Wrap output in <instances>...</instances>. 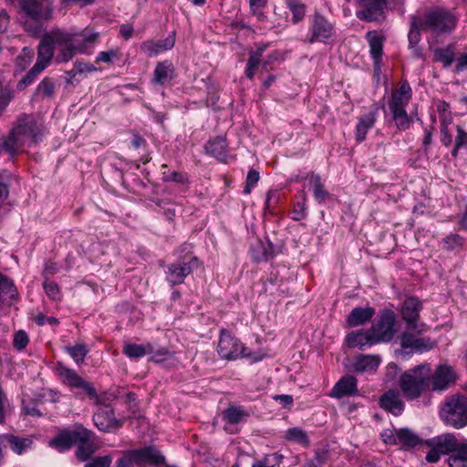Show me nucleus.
Instances as JSON below:
<instances>
[{
  "label": "nucleus",
  "instance_id": "nucleus-7",
  "mask_svg": "<svg viewBox=\"0 0 467 467\" xmlns=\"http://www.w3.org/2000/svg\"><path fill=\"white\" fill-rule=\"evenodd\" d=\"M441 416L446 424L454 428L467 425V398L460 395L449 398L441 410Z\"/></svg>",
  "mask_w": 467,
  "mask_h": 467
},
{
  "label": "nucleus",
  "instance_id": "nucleus-39",
  "mask_svg": "<svg viewBox=\"0 0 467 467\" xmlns=\"http://www.w3.org/2000/svg\"><path fill=\"white\" fill-rule=\"evenodd\" d=\"M264 50L265 47L258 48L254 53L250 55L245 68V76L248 78L252 79L254 78L255 71L260 65V59Z\"/></svg>",
  "mask_w": 467,
  "mask_h": 467
},
{
  "label": "nucleus",
  "instance_id": "nucleus-62",
  "mask_svg": "<svg viewBox=\"0 0 467 467\" xmlns=\"http://www.w3.org/2000/svg\"><path fill=\"white\" fill-rule=\"evenodd\" d=\"M134 28L130 24H123L119 26V35L125 39L129 40L132 37Z\"/></svg>",
  "mask_w": 467,
  "mask_h": 467
},
{
  "label": "nucleus",
  "instance_id": "nucleus-21",
  "mask_svg": "<svg viewBox=\"0 0 467 467\" xmlns=\"http://www.w3.org/2000/svg\"><path fill=\"white\" fill-rule=\"evenodd\" d=\"M379 404L382 409L398 416L404 410V403L400 399V392L395 389H389L379 399Z\"/></svg>",
  "mask_w": 467,
  "mask_h": 467
},
{
  "label": "nucleus",
  "instance_id": "nucleus-24",
  "mask_svg": "<svg viewBox=\"0 0 467 467\" xmlns=\"http://www.w3.org/2000/svg\"><path fill=\"white\" fill-rule=\"evenodd\" d=\"M252 259L256 263L267 262L274 258V248L270 242L257 239L250 247Z\"/></svg>",
  "mask_w": 467,
  "mask_h": 467
},
{
  "label": "nucleus",
  "instance_id": "nucleus-31",
  "mask_svg": "<svg viewBox=\"0 0 467 467\" xmlns=\"http://www.w3.org/2000/svg\"><path fill=\"white\" fill-rule=\"evenodd\" d=\"M250 416V412L243 406H229L222 413L223 420L230 425L238 424L245 420Z\"/></svg>",
  "mask_w": 467,
  "mask_h": 467
},
{
  "label": "nucleus",
  "instance_id": "nucleus-8",
  "mask_svg": "<svg viewBox=\"0 0 467 467\" xmlns=\"http://www.w3.org/2000/svg\"><path fill=\"white\" fill-rule=\"evenodd\" d=\"M382 441L396 445L403 450H410L418 444H423L420 436L409 428L385 429L380 433Z\"/></svg>",
  "mask_w": 467,
  "mask_h": 467
},
{
  "label": "nucleus",
  "instance_id": "nucleus-49",
  "mask_svg": "<svg viewBox=\"0 0 467 467\" xmlns=\"http://www.w3.org/2000/svg\"><path fill=\"white\" fill-rule=\"evenodd\" d=\"M259 179V172L254 169H251L247 173L245 186L244 188L243 192L244 194H249L257 184Z\"/></svg>",
  "mask_w": 467,
  "mask_h": 467
},
{
  "label": "nucleus",
  "instance_id": "nucleus-18",
  "mask_svg": "<svg viewBox=\"0 0 467 467\" xmlns=\"http://www.w3.org/2000/svg\"><path fill=\"white\" fill-rule=\"evenodd\" d=\"M175 45V34L172 32L163 40H146L140 45V50L149 57H156L171 50Z\"/></svg>",
  "mask_w": 467,
  "mask_h": 467
},
{
  "label": "nucleus",
  "instance_id": "nucleus-37",
  "mask_svg": "<svg viewBox=\"0 0 467 467\" xmlns=\"http://www.w3.org/2000/svg\"><path fill=\"white\" fill-rule=\"evenodd\" d=\"M455 59V50L452 45L434 50V60L442 63L444 67H450Z\"/></svg>",
  "mask_w": 467,
  "mask_h": 467
},
{
  "label": "nucleus",
  "instance_id": "nucleus-44",
  "mask_svg": "<svg viewBox=\"0 0 467 467\" xmlns=\"http://www.w3.org/2000/svg\"><path fill=\"white\" fill-rule=\"evenodd\" d=\"M55 83L49 78H45L36 88V94H40L45 98H51L54 95Z\"/></svg>",
  "mask_w": 467,
  "mask_h": 467
},
{
  "label": "nucleus",
  "instance_id": "nucleus-2",
  "mask_svg": "<svg viewBox=\"0 0 467 467\" xmlns=\"http://www.w3.org/2000/svg\"><path fill=\"white\" fill-rule=\"evenodd\" d=\"M457 23L456 15L445 7H435L425 13L412 16L408 35L410 46L416 47L420 40L421 31L430 32L435 36L450 35L455 29Z\"/></svg>",
  "mask_w": 467,
  "mask_h": 467
},
{
  "label": "nucleus",
  "instance_id": "nucleus-16",
  "mask_svg": "<svg viewBox=\"0 0 467 467\" xmlns=\"http://www.w3.org/2000/svg\"><path fill=\"white\" fill-rule=\"evenodd\" d=\"M357 16L365 21H378L383 17L386 0H358Z\"/></svg>",
  "mask_w": 467,
  "mask_h": 467
},
{
  "label": "nucleus",
  "instance_id": "nucleus-33",
  "mask_svg": "<svg viewBox=\"0 0 467 467\" xmlns=\"http://www.w3.org/2000/svg\"><path fill=\"white\" fill-rule=\"evenodd\" d=\"M122 352L131 359H139L150 353H153V345L151 343H146L143 345L126 343L123 346Z\"/></svg>",
  "mask_w": 467,
  "mask_h": 467
},
{
  "label": "nucleus",
  "instance_id": "nucleus-46",
  "mask_svg": "<svg viewBox=\"0 0 467 467\" xmlns=\"http://www.w3.org/2000/svg\"><path fill=\"white\" fill-rule=\"evenodd\" d=\"M43 70H40L38 66L34 65L33 67L26 73V75L17 83V89L23 90L28 85L32 84L36 77Z\"/></svg>",
  "mask_w": 467,
  "mask_h": 467
},
{
  "label": "nucleus",
  "instance_id": "nucleus-17",
  "mask_svg": "<svg viewBox=\"0 0 467 467\" xmlns=\"http://www.w3.org/2000/svg\"><path fill=\"white\" fill-rule=\"evenodd\" d=\"M421 309V302L415 296H409L403 301L400 315L410 328L417 327V321Z\"/></svg>",
  "mask_w": 467,
  "mask_h": 467
},
{
  "label": "nucleus",
  "instance_id": "nucleus-32",
  "mask_svg": "<svg viewBox=\"0 0 467 467\" xmlns=\"http://www.w3.org/2000/svg\"><path fill=\"white\" fill-rule=\"evenodd\" d=\"M377 119V113L370 111L358 119L356 127V140L361 142L365 140L368 131L374 126Z\"/></svg>",
  "mask_w": 467,
  "mask_h": 467
},
{
  "label": "nucleus",
  "instance_id": "nucleus-20",
  "mask_svg": "<svg viewBox=\"0 0 467 467\" xmlns=\"http://www.w3.org/2000/svg\"><path fill=\"white\" fill-rule=\"evenodd\" d=\"M176 76L173 63L168 59L158 62L152 76V82L161 86L170 83Z\"/></svg>",
  "mask_w": 467,
  "mask_h": 467
},
{
  "label": "nucleus",
  "instance_id": "nucleus-1",
  "mask_svg": "<svg viewBox=\"0 0 467 467\" xmlns=\"http://www.w3.org/2000/svg\"><path fill=\"white\" fill-rule=\"evenodd\" d=\"M99 38V34L88 29L81 31H65L52 29L44 34L37 48L36 66L44 70L54 57V48H59L56 57L58 63L71 60L76 54H88V49Z\"/></svg>",
  "mask_w": 467,
  "mask_h": 467
},
{
  "label": "nucleus",
  "instance_id": "nucleus-40",
  "mask_svg": "<svg viewBox=\"0 0 467 467\" xmlns=\"http://www.w3.org/2000/svg\"><path fill=\"white\" fill-rule=\"evenodd\" d=\"M67 353L75 360L77 364L82 363L88 353L86 344H77L66 347Z\"/></svg>",
  "mask_w": 467,
  "mask_h": 467
},
{
  "label": "nucleus",
  "instance_id": "nucleus-30",
  "mask_svg": "<svg viewBox=\"0 0 467 467\" xmlns=\"http://www.w3.org/2000/svg\"><path fill=\"white\" fill-rule=\"evenodd\" d=\"M379 363L380 358L377 355H359L352 368L355 372H370L375 371Z\"/></svg>",
  "mask_w": 467,
  "mask_h": 467
},
{
  "label": "nucleus",
  "instance_id": "nucleus-52",
  "mask_svg": "<svg viewBox=\"0 0 467 467\" xmlns=\"http://www.w3.org/2000/svg\"><path fill=\"white\" fill-rule=\"evenodd\" d=\"M280 198V194L277 191L270 190L266 193L265 202V209L267 210L269 213L274 212V208L278 202Z\"/></svg>",
  "mask_w": 467,
  "mask_h": 467
},
{
  "label": "nucleus",
  "instance_id": "nucleus-51",
  "mask_svg": "<svg viewBox=\"0 0 467 467\" xmlns=\"http://www.w3.org/2000/svg\"><path fill=\"white\" fill-rule=\"evenodd\" d=\"M111 462V456L104 455L91 459L85 464V467H110Z\"/></svg>",
  "mask_w": 467,
  "mask_h": 467
},
{
  "label": "nucleus",
  "instance_id": "nucleus-36",
  "mask_svg": "<svg viewBox=\"0 0 467 467\" xmlns=\"http://www.w3.org/2000/svg\"><path fill=\"white\" fill-rule=\"evenodd\" d=\"M5 440L11 448V450L17 453L22 454L32 445V441L28 438H20L15 435H5Z\"/></svg>",
  "mask_w": 467,
  "mask_h": 467
},
{
  "label": "nucleus",
  "instance_id": "nucleus-22",
  "mask_svg": "<svg viewBox=\"0 0 467 467\" xmlns=\"http://www.w3.org/2000/svg\"><path fill=\"white\" fill-rule=\"evenodd\" d=\"M334 34L333 26L323 16L316 15L312 24V36L309 41H323Z\"/></svg>",
  "mask_w": 467,
  "mask_h": 467
},
{
  "label": "nucleus",
  "instance_id": "nucleus-15",
  "mask_svg": "<svg viewBox=\"0 0 467 467\" xmlns=\"http://www.w3.org/2000/svg\"><path fill=\"white\" fill-rule=\"evenodd\" d=\"M198 264L199 261L195 256L189 261H177L170 264L165 272L167 282L172 286L182 284L192 269L198 266Z\"/></svg>",
  "mask_w": 467,
  "mask_h": 467
},
{
  "label": "nucleus",
  "instance_id": "nucleus-28",
  "mask_svg": "<svg viewBox=\"0 0 467 467\" xmlns=\"http://www.w3.org/2000/svg\"><path fill=\"white\" fill-rule=\"evenodd\" d=\"M401 355H409L412 351H421L426 349V344L423 338L418 337L414 334L403 332L400 337Z\"/></svg>",
  "mask_w": 467,
  "mask_h": 467
},
{
  "label": "nucleus",
  "instance_id": "nucleus-47",
  "mask_svg": "<svg viewBox=\"0 0 467 467\" xmlns=\"http://www.w3.org/2000/svg\"><path fill=\"white\" fill-rule=\"evenodd\" d=\"M43 287L47 296L51 300L56 301L60 299V289L57 283L49 281L48 279H45L43 283Z\"/></svg>",
  "mask_w": 467,
  "mask_h": 467
},
{
  "label": "nucleus",
  "instance_id": "nucleus-64",
  "mask_svg": "<svg viewBox=\"0 0 467 467\" xmlns=\"http://www.w3.org/2000/svg\"><path fill=\"white\" fill-rule=\"evenodd\" d=\"M457 147H462L467 144V132H465L461 127H457V136L455 140Z\"/></svg>",
  "mask_w": 467,
  "mask_h": 467
},
{
  "label": "nucleus",
  "instance_id": "nucleus-58",
  "mask_svg": "<svg viewBox=\"0 0 467 467\" xmlns=\"http://www.w3.org/2000/svg\"><path fill=\"white\" fill-rule=\"evenodd\" d=\"M59 271V266L57 263L52 261H47L45 264V268L43 275H45V279H47L48 276L54 275Z\"/></svg>",
  "mask_w": 467,
  "mask_h": 467
},
{
  "label": "nucleus",
  "instance_id": "nucleus-34",
  "mask_svg": "<svg viewBox=\"0 0 467 467\" xmlns=\"http://www.w3.org/2000/svg\"><path fill=\"white\" fill-rule=\"evenodd\" d=\"M447 462L450 467H467V441H457V446Z\"/></svg>",
  "mask_w": 467,
  "mask_h": 467
},
{
  "label": "nucleus",
  "instance_id": "nucleus-10",
  "mask_svg": "<svg viewBox=\"0 0 467 467\" xmlns=\"http://www.w3.org/2000/svg\"><path fill=\"white\" fill-rule=\"evenodd\" d=\"M396 315L390 310L382 312L369 331L375 344L390 341L395 333Z\"/></svg>",
  "mask_w": 467,
  "mask_h": 467
},
{
  "label": "nucleus",
  "instance_id": "nucleus-35",
  "mask_svg": "<svg viewBox=\"0 0 467 467\" xmlns=\"http://www.w3.org/2000/svg\"><path fill=\"white\" fill-rule=\"evenodd\" d=\"M346 343L348 348H362L366 345L371 346L375 344L369 330L366 332L358 331L348 334L346 337Z\"/></svg>",
  "mask_w": 467,
  "mask_h": 467
},
{
  "label": "nucleus",
  "instance_id": "nucleus-53",
  "mask_svg": "<svg viewBox=\"0 0 467 467\" xmlns=\"http://www.w3.org/2000/svg\"><path fill=\"white\" fill-rule=\"evenodd\" d=\"M294 442L301 445L303 448H307L310 445V440L306 432L296 428H294Z\"/></svg>",
  "mask_w": 467,
  "mask_h": 467
},
{
  "label": "nucleus",
  "instance_id": "nucleus-9",
  "mask_svg": "<svg viewBox=\"0 0 467 467\" xmlns=\"http://www.w3.org/2000/svg\"><path fill=\"white\" fill-rule=\"evenodd\" d=\"M21 11L36 22L48 21L54 12L53 0H17Z\"/></svg>",
  "mask_w": 467,
  "mask_h": 467
},
{
  "label": "nucleus",
  "instance_id": "nucleus-25",
  "mask_svg": "<svg viewBox=\"0 0 467 467\" xmlns=\"http://www.w3.org/2000/svg\"><path fill=\"white\" fill-rule=\"evenodd\" d=\"M358 392L357 379L353 376L342 377L333 387L331 396L340 399L345 396H351Z\"/></svg>",
  "mask_w": 467,
  "mask_h": 467
},
{
  "label": "nucleus",
  "instance_id": "nucleus-4",
  "mask_svg": "<svg viewBox=\"0 0 467 467\" xmlns=\"http://www.w3.org/2000/svg\"><path fill=\"white\" fill-rule=\"evenodd\" d=\"M74 444L78 445L76 454L82 461H86L97 448L93 432L81 425L64 430L50 441V445L59 451L68 450Z\"/></svg>",
  "mask_w": 467,
  "mask_h": 467
},
{
  "label": "nucleus",
  "instance_id": "nucleus-5",
  "mask_svg": "<svg viewBox=\"0 0 467 467\" xmlns=\"http://www.w3.org/2000/svg\"><path fill=\"white\" fill-rule=\"evenodd\" d=\"M431 368L419 365L405 371L400 378V387L408 400L418 399L428 388Z\"/></svg>",
  "mask_w": 467,
  "mask_h": 467
},
{
  "label": "nucleus",
  "instance_id": "nucleus-63",
  "mask_svg": "<svg viewBox=\"0 0 467 467\" xmlns=\"http://www.w3.org/2000/svg\"><path fill=\"white\" fill-rule=\"evenodd\" d=\"M12 99V95L10 92L6 90L0 89V114L5 109V108L8 105Z\"/></svg>",
  "mask_w": 467,
  "mask_h": 467
},
{
  "label": "nucleus",
  "instance_id": "nucleus-13",
  "mask_svg": "<svg viewBox=\"0 0 467 467\" xmlns=\"http://www.w3.org/2000/svg\"><path fill=\"white\" fill-rule=\"evenodd\" d=\"M58 375L62 382L70 389H80L90 400L99 403L100 397L98 395L95 388L89 382L84 380L74 369L67 367H59Z\"/></svg>",
  "mask_w": 467,
  "mask_h": 467
},
{
  "label": "nucleus",
  "instance_id": "nucleus-23",
  "mask_svg": "<svg viewBox=\"0 0 467 467\" xmlns=\"http://www.w3.org/2000/svg\"><path fill=\"white\" fill-rule=\"evenodd\" d=\"M457 441L458 440L453 434L446 433L426 440L423 444L435 447L441 454H448L454 451Z\"/></svg>",
  "mask_w": 467,
  "mask_h": 467
},
{
  "label": "nucleus",
  "instance_id": "nucleus-3",
  "mask_svg": "<svg viewBox=\"0 0 467 467\" xmlns=\"http://www.w3.org/2000/svg\"><path fill=\"white\" fill-rule=\"evenodd\" d=\"M42 138V127L30 115H22L5 138H0V154L3 150L15 157L26 147L36 144Z\"/></svg>",
  "mask_w": 467,
  "mask_h": 467
},
{
  "label": "nucleus",
  "instance_id": "nucleus-55",
  "mask_svg": "<svg viewBox=\"0 0 467 467\" xmlns=\"http://www.w3.org/2000/svg\"><path fill=\"white\" fill-rule=\"evenodd\" d=\"M151 354L150 360L160 363L167 359V358L171 355L170 351L166 348H160L156 350L153 349V353Z\"/></svg>",
  "mask_w": 467,
  "mask_h": 467
},
{
  "label": "nucleus",
  "instance_id": "nucleus-14",
  "mask_svg": "<svg viewBox=\"0 0 467 467\" xmlns=\"http://www.w3.org/2000/svg\"><path fill=\"white\" fill-rule=\"evenodd\" d=\"M125 455L130 460L132 463H136L140 466H159L162 464L165 460L161 451L152 446L130 450L125 452Z\"/></svg>",
  "mask_w": 467,
  "mask_h": 467
},
{
  "label": "nucleus",
  "instance_id": "nucleus-57",
  "mask_svg": "<svg viewBox=\"0 0 467 467\" xmlns=\"http://www.w3.org/2000/svg\"><path fill=\"white\" fill-rule=\"evenodd\" d=\"M306 15V5L294 0V22L303 19Z\"/></svg>",
  "mask_w": 467,
  "mask_h": 467
},
{
  "label": "nucleus",
  "instance_id": "nucleus-6",
  "mask_svg": "<svg viewBox=\"0 0 467 467\" xmlns=\"http://www.w3.org/2000/svg\"><path fill=\"white\" fill-rule=\"evenodd\" d=\"M412 96V90L407 81L401 82L400 87L392 91L389 100V109L392 115L393 120L400 130H406L411 124L406 107L408 106Z\"/></svg>",
  "mask_w": 467,
  "mask_h": 467
},
{
  "label": "nucleus",
  "instance_id": "nucleus-59",
  "mask_svg": "<svg viewBox=\"0 0 467 467\" xmlns=\"http://www.w3.org/2000/svg\"><path fill=\"white\" fill-rule=\"evenodd\" d=\"M8 404L7 398L0 387V423H3L5 419V409Z\"/></svg>",
  "mask_w": 467,
  "mask_h": 467
},
{
  "label": "nucleus",
  "instance_id": "nucleus-56",
  "mask_svg": "<svg viewBox=\"0 0 467 467\" xmlns=\"http://www.w3.org/2000/svg\"><path fill=\"white\" fill-rule=\"evenodd\" d=\"M35 322L38 326H44L46 324H49V325H52V326H57L59 323L57 318H56L54 317H47V316H46L44 314H41V313L36 316Z\"/></svg>",
  "mask_w": 467,
  "mask_h": 467
},
{
  "label": "nucleus",
  "instance_id": "nucleus-61",
  "mask_svg": "<svg viewBox=\"0 0 467 467\" xmlns=\"http://www.w3.org/2000/svg\"><path fill=\"white\" fill-rule=\"evenodd\" d=\"M428 447L430 448V450L426 454V461L430 463L437 462L440 460L441 453L433 446Z\"/></svg>",
  "mask_w": 467,
  "mask_h": 467
},
{
  "label": "nucleus",
  "instance_id": "nucleus-38",
  "mask_svg": "<svg viewBox=\"0 0 467 467\" xmlns=\"http://www.w3.org/2000/svg\"><path fill=\"white\" fill-rule=\"evenodd\" d=\"M282 459L283 455L277 452L265 454L262 458L254 459L251 467H276Z\"/></svg>",
  "mask_w": 467,
  "mask_h": 467
},
{
  "label": "nucleus",
  "instance_id": "nucleus-11",
  "mask_svg": "<svg viewBox=\"0 0 467 467\" xmlns=\"http://www.w3.org/2000/svg\"><path fill=\"white\" fill-rule=\"evenodd\" d=\"M217 353L222 358L228 360L247 356L244 345L225 328L220 330Z\"/></svg>",
  "mask_w": 467,
  "mask_h": 467
},
{
  "label": "nucleus",
  "instance_id": "nucleus-19",
  "mask_svg": "<svg viewBox=\"0 0 467 467\" xmlns=\"http://www.w3.org/2000/svg\"><path fill=\"white\" fill-rule=\"evenodd\" d=\"M455 380V372L451 366L440 365L432 378V390H444Z\"/></svg>",
  "mask_w": 467,
  "mask_h": 467
},
{
  "label": "nucleus",
  "instance_id": "nucleus-45",
  "mask_svg": "<svg viewBox=\"0 0 467 467\" xmlns=\"http://www.w3.org/2000/svg\"><path fill=\"white\" fill-rule=\"evenodd\" d=\"M29 343V337L25 330H18L14 334L13 346L17 351L26 349Z\"/></svg>",
  "mask_w": 467,
  "mask_h": 467
},
{
  "label": "nucleus",
  "instance_id": "nucleus-54",
  "mask_svg": "<svg viewBox=\"0 0 467 467\" xmlns=\"http://www.w3.org/2000/svg\"><path fill=\"white\" fill-rule=\"evenodd\" d=\"M266 5L267 0H249L251 12L259 18L263 16V9Z\"/></svg>",
  "mask_w": 467,
  "mask_h": 467
},
{
  "label": "nucleus",
  "instance_id": "nucleus-48",
  "mask_svg": "<svg viewBox=\"0 0 467 467\" xmlns=\"http://www.w3.org/2000/svg\"><path fill=\"white\" fill-rule=\"evenodd\" d=\"M121 54L118 49H110L109 51H101L96 57V62L111 63L114 60H119Z\"/></svg>",
  "mask_w": 467,
  "mask_h": 467
},
{
  "label": "nucleus",
  "instance_id": "nucleus-43",
  "mask_svg": "<svg viewBox=\"0 0 467 467\" xmlns=\"http://www.w3.org/2000/svg\"><path fill=\"white\" fill-rule=\"evenodd\" d=\"M97 67L88 62L77 60L74 63V67L71 70L67 71V74L69 78L75 77L77 74L91 73L95 72Z\"/></svg>",
  "mask_w": 467,
  "mask_h": 467
},
{
  "label": "nucleus",
  "instance_id": "nucleus-60",
  "mask_svg": "<svg viewBox=\"0 0 467 467\" xmlns=\"http://www.w3.org/2000/svg\"><path fill=\"white\" fill-rule=\"evenodd\" d=\"M441 141L444 146H449L452 142V137L449 132L447 125L443 122L441 129Z\"/></svg>",
  "mask_w": 467,
  "mask_h": 467
},
{
  "label": "nucleus",
  "instance_id": "nucleus-12",
  "mask_svg": "<svg viewBox=\"0 0 467 467\" xmlns=\"http://www.w3.org/2000/svg\"><path fill=\"white\" fill-rule=\"evenodd\" d=\"M94 402L98 406V410L93 415V421L99 431L109 432L122 426L123 421L115 418L112 407L109 404H105L101 397L99 403L95 400Z\"/></svg>",
  "mask_w": 467,
  "mask_h": 467
},
{
  "label": "nucleus",
  "instance_id": "nucleus-41",
  "mask_svg": "<svg viewBox=\"0 0 467 467\" xmlns=\"http://www.w3.org/2000/svg\"><path fill=\"white\" fill-rule=\"evenodd\" d=\"M167 168V164H163L161 166L162 180L164 182H174L181 184H186L189 182V177L186 172L166 171Z\"/></svg>",
  "mask_w": 467,
  "mask_h": 467
},
{
  "label": "nucleus",
  "instance_id": "nucleus-29",
  "mask_svg": "<svg viewBox=\"0 0 467 467\" xmlns=\"http://www.w3.org/2000/svg\"><path fill=\"white\" fill-rule=\"evenodd\" d=\"M374 315L373 307H356L349 313L347 323L350 327L361 326L370 321Z\"/></svg>",
  "mask_w": 467,
  "mask_h": 467
},
{
  "label": "nucleus",
  "instance_id": "nucleus-42",
  "mask_svg": "<svg viewBox=\"0 0 467 467\" xmlns=\"http://www.w3.org/2000/svg\"><path fill=\"white\" fill-rule=\"evenodd\" d=\"M306 179L309 181V184L313 187L316 199L319 202H324L327 198L328 193L323 189L320 177L311 174L307 176Z\"/></svg>",
  "mask_w": 467,
  "mask_h": 467
},
{
  "label": "nucleus",
  "instance_id": "nucleus-50",
  "mask_svg": "<svg viewBox=\"0 0 467 467\" xmlns=\"http://www.w3.org/2000/svg\"><path fill=\"white\" fill-rule=\"evenodd\" d=\"M444 249L454 250L462 247L463 244V238L456 234H451L443 239Z\"/></svg>",
  "mask_w": 467,
  "mask_h": 467
},
{
  "label": "nucleus",
  "instance_id": "nucleus-26",
  "mask_svg": "<svg viewBox=\"0 0 467 467\" xmlns=\"http://www.w3.org/2000/svg\"><path fill=\"white\" fill-rule=\"evenodd\" d=\"M205 150L208 154L213 156L218 161L225 162L228 158V144L226 138L218 136L209 140L205 145Z\"/></svg>",
  "mask_w": 467,
  "mask_h": 467
},
{
  "label": "nucleus",
  "instance_id": "nucleus-27",
  "mask_svg": "<svg viewBox=\"0 0 467 467\" xmlns=\"http://www.w3.org/2000/svg\"><path fill=\"white\" fill-rule=\"evenodd\" d=\"M366 39L369 46V53L374 65L379 67L382 57L384 36L377 31H368L366 34Z\"/></svg>",
  "mask_w": 467,
  "mask_h": 467
}]
</instances>
